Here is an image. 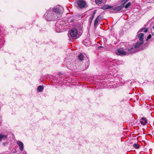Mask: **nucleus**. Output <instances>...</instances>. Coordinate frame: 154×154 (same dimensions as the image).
Returning a JSON list of instances; mask_svg holds the SVG:
<instances>
[{
  "label": "nucleus",
  "instance_id": "nucleus-1",
  "mask_svg": "<svg viewBox=\"0 0 154 154\" xmlns=\"http://www.w3.org/2000/svg\"><path fill=\"white\" fill-rule=\"evenodd\" d=\"M63 12V8L57 6L53 8H50L45 14L44 18L48 21L58 20L60 18Z\"/></svg>",
  "mask_w": 154,
  "mask_h": 154
},
{
  "label": "nucleus",
  "instance_id": "nucleus-2",
  "mask_svg": "<svg viewBox=\"0 0 154 154\" xmlns=\"http://www.w3.org/2000/svg\"><path fill=\"white\" fill-rule=\"evenodd\" d=\"M134 49L133 48H131L130 49H126L125 51H124L122 48H119L116 51L115 53L116 54L121 56L126 55L134 53V52L135 51L133 50Z\"/></svg>",
  "mask_w": 154,
  "mask_h": 154
},
{
  "label": "nucleus",
  "instance_id": "nucleus-3",
  "mask_svg": "<svg viewBox=\"0 0 154 154\" xmlns=\"http://www.w3.org/2000/svg\"><path fill=\"white\" fill-rule=\"evenodd\" d=\"M75 6L81 8H83L86 7V2L83 0H78L75 3Z\"/></svg>",
  "mask_w": 154,
  "mask_h": 154
},
{
  "label": "nucleus",
  "instance_id": "nucleus-4",
  "mask_svg": "<svg viewBox=\"0 0 154 154\" xmlns=\"http://www.w3.org/2000/svg\"><path fill=\"white\" fill-rule=\"evenodd\" d=\"M78 32L77 29L76 28H73L71 29L68 34V35L69 37L72 38H76Z\"/></svg>",
  "mask_w": 154,
  "mask_h": 154
},
{
  "label": "nucleus",
  "instance_id": "nucleus-5",
  "mask_svg": "<svg viewBox=\"0 0 154 154\" xmlns=\"http://www.w3.org/2000/svg\"><path fill=\"white\" fill-rule=\"evenodd\" d=\"M85 58V55L82 54H80L79 55L77 58L78 60H78L79 62H82Z\"/></svg>",
  "mask_w": 154,
  "mask_h": 154
},
{
  "label": "nucleus",
  "instance_id": "nucleus-6",
  "mask_svg": "<svg viewBox=\"0 0 154 154\" xmlns=\"http://www.w3.org/2000/svg\"><path fill=\"white\" fill-rule=\"evenodd\" d=\"M143 43V42H138L136 43L135 45L134 46V48L132 47V48H134V49L133 50H134L135 51L134 52V53L135 51H137L136 50V49H137V48H138L140 47V46L142 45Z\"/></svg>",
  "mask_w": 154,
  "mask_h": 154
},
{
  "label": "nucleus",
  "instance_id": "nucleus-7",
  "mask_svg": "<svg viewBox=\"0 0 154 154\" xmlns=\"http://www.w3.org/2000/svg\"><path fill=\"white\" fill-rule=\"evenodd\" d=\"M17 143L19 146L20 149L21 151L23 150L24 149V145L23 143L22 142L18 140L17 141Z\"/></svg>",
  "mask_w": 154,
  "mask_h": 154
},
{
  "label": "nucleus",
  "instance_id": "nucleus-8",
  "mask_svg": "<svg viewBox=\"0 0 154 154\" xmlns=\"http://www.w3.org/2000/svg\"><path fill=\"white\" fill-rule=\"evenodd\" d=\"M124 7L123 5H122L120 6H117L116 7H114L112 8V9L115 11L116 12H117L118 11H119L122 9Z\"/></svg>",
  "mask_w": 154,
  "mask_h": 154
},
{
  "label": "nucleus",
  "instance_id": "nucleus-9",
  "mask_svg": "<svg viewBox=\"0 0 154 154\" xmlns=\"http://www.w3.org/2000/svg\"><path fill=\"white\" fill-rule=\"evenodd\" d=\"M138 36L140 40V42H143L144 34L142 33H140L138 35Z\"/></svg>",
  "mask_w": 154,
  "mask_h": 154
},
{
  "label": "nucleus",
  "instance_id": "nucleus-10",
  "mask_svg": "<svg viewBox=\"0 0 154 154\" xmlns=\"http://www.w3.org/2000/svg\"><path fill=\"white\" fill-rule=\"evenodd\" d=\"M140 123L143 125H144L147 123V121L144 118H142L140 121Z\"/></svg>",
  "mask_w": 154,
  "mask_h": 154
},
{
  "label": "nucleus",
  "instance_id": "nucleus-11",
  "mask_svg": "<svg viewBox=\"0 0 154 154\" xmlns=\"http://www.w3.org/2000/svg\"><path fill=\"white\" fill-rule=\"evenodd\" d=\"M82 43L84 45L88 46L90 44V42L88 40L85 39L82 42Z\"/></svg>",
  "mask_w": 154,
  "mask_h": 154
},
{
  "label": "nucleus",
  "instance_id": "nucleus-12",
  "mask_svg": "<svg viewBox=\"0 0 154 154\" xmlns=\"http://www.w3.org/2000/svg\"><path fill=\"white\" fill-rule=\"evenodd\" d=\"M112 7L111 6H110L109 5H104L103 7H102L101 8L103 10H106L109 8H111Z\"/></svg>",
  "mask_w": 154,
  "mask_h": 154
},
{
  "label": "nucleus",
  "instance_id": "nucleus-13",
  "mask_svg": "<svg viewBox=\"0 0 154 154\" xmlns=\"http://www.w3.org/2000/svg\"><path fill=\"white\" fill-rule=\"evenodd\" d=\"M44 89V87L42 85H40L38 86L37 90L39 92H42Z\"/></svg>",
  "mask_w": 154,
  "mask_h": 154
},
{
  "label": "nucleus",
  "instance_id": "nucleus-14",
  "mask_svg": "<svg viewBox=\"0 0 154 154\" xmlns=\"http://www.w3.org/2000/svg\"><path fill=\"white\" fill-rule=\"evenodd\" d=\"M7 138V136L2 134H0V141H1L2 140H4L5 139H6Z\"/></svg>",
  "mask_w": 154,
  "mask_h": 154
},
{
  "label": "nucleus",
  "instance_id": "nucleus-15",
  "mask_svg": "<svg viewBox=\"0 0 154 154\" xmlns=\"http://www.w3.org/2000/svg\"><path fill=\"white\" fill-rule=\"evenodd\" d=\"M143 30H145L144 31H143L144 32H146L148 31V29L147 28L145 29V28H143L142 29H140L139 30V32H142L143 31Z\"/></svg>",
  "mask_w": 154,
  "mask_h": 154
},
{
  "label": "nucleus",
  "instance_id": "nucleus-16",
  "mask_svg": "<svg viewBox=\"0 0 154 154\" xmlns=\"http://www.w3.org/2000/svg\"><path fill=\"white\" fill-rule=\"evenodd\" d=\"M95 2L97 4H101L102 2V0H95Z\"/></svg>",
  "mask_w": 154,
  "mask_h": 154
},
{
  "label": "nucleus",
  "instance_id": "nucleus-17",
  "mask_svg": "<svg viewBox=\"0 0 154 154\" xmlns=\"http://www.w3.org/2000/svg\"><path fill=\"white\" fill-rule=\"evenodd\" d=\"M131 5V3L130 2H128L125 6V8H127Z\"/></svg>",
  "mask_w": 154,
  "mask_h": 154
},
{
  "label": "nucleus",
  "instance_id": "nucleus-18",
  "mask_svg": "<svg viewBox=\"0 0 154 154\" xmlns=\"http://www.w3.org/2000/svg\"><path fill=\"white\" fill-rule=\"evenodd\" d=\"M133 146L134 147L137 149H138L139 148L138 145L137 143H134L133 144Z\"/></svg>",
  "mask_w": 154,
  "mask_h": 154
},
{
  "label": "nucleus",
  "instance_id": "nucleus-19",
  "mask_svg": "<svg viewBox=\"0 0 154 154\" xmlns=\"http://www.w3.org/2000/svg\"><path fill=\"white\" fill-rule=\"evenodd\" d=\"M97 19H96L94 23V26H96L97 25L98 23V21L97 20Z\"/></svg>",
  "mask_w": 154,
  "mask_h": 154
},
{
  "label": "nucleus",
  "instance_id": "nucleus-20",
  "mask_svg": "<svg viewBox=\"0 0 154 154\" xmlns=\"http://www.w3.org/2000/svg\"><path fill=\"white\" fill-rule=\"evenodd\" d=\"M96 19H97V21H100L101 20V18L100 17V15L98 16Z\"/></svg>",
  "mask_w": 154,
  "mask_h": 154
},
{
  "label": "nucleus",
  "instance_id": "nucleus-21",
  "mask_svg": "<svg viewBox=\"0 0 154 154\" xmlns=\"http://www.w3.org/2000/svg\"><path fill=\"white\" fill-rule=\"evenodd\" d=\"M151 37V35L150 34L149 35L147 36V38L146 39V41H147L149 39H150Z\"/></svg>",
  "mask_w": 154,
  "mask_h": 154
},
{
  "label": "nucleus",
  "instance_id": "nucleus-22",
  "mask_svg": "<svg viewBox=\"0 0 154 154\" xmlns=\"http://www.w3.org/2000/svg\"><path fill=\"white\" fill-rule=\"evenodd\" d=\"M74 20V19L73 18H72L71 19L69 20V21H70V22H73Z\"/></svg>",
  "mask_w": 154,
  "mask_h": 154
},
{
  "label": "nucleus",
  "instance_id": "nucleus-23",
  "mask_svg": "<svg viewBox=\"0 0 154 154\" xmlns=\"http://www.w3.org/2000/svg\"><path fill=\"white\" fill-rule=\"evenodd\" d=\"M128 0H123L122 1V2L123 4L127 2Z\"/></svg>",
  "mask_w": 154,
  "mask_h": 154
},
{
  "label": "nucleus",
  "instance_id": "nucleus-24",
  "mask_svg": "<svg viewBox=\"0 0 154 154\" xmlns=\"http://www.w3.org/2000/svg\"><path fill=\"white\" fill-rule=\"evenodd\" d=\"M94 16L93 15H92V17H91V19H90V20H91V21H92V20L94 18Z\"/></svg>",
  "mask_w": 154,
  "mask_h": 154
},
{
  "label": "nucleus",
  "instance_id": "nucleus-25",
  "mask_svg": "<svg viewBox=\"0 0 154 154\" xmlns=\"http://www.w3.org/2000/svg\"><path fill=\"white\" fill-rule=\"evenodd\" d=\"M96 11H94L93 12V14H92V15H93L95 16V14H96Z\"/></svg>",
  "mask_w": 154,
  "mask_h": 154
},
{
  "label": "nucleus",
  "instance_id": "nucleus-26",
  "mask_svg": "<svg viewBox=\"0 0 154 154\" xmlns=\"http://www.w3.org/2000/svg\"><path fill=\"white\" fill-rule=\"evenodd\" d=\"M6 143H4L3 144V145H4V146H5V144H6Z\"/></svg>",
  "mask_w": 154,
  "mask_h": 154
},
{
  "label": "nucleus",
  "instance_id": "nucleus-27",
  "mask_svg": "<svg viewBox=\"0 0 154 154\" xmlns=\"http://www.w3.org/2000/svg\"><path fill=\"white\" fill-rule=\"evenodd\" d=\"M60 24H61L62 22V21H60Z\"/></svg>",
  "mask_w": 154,
  "mask_h": 154
},
{
  "label": "nucleus",
  "instance_id": "nucleus-28",
  "mask_svg": "<svg viewBox=\"0 0 154 154\" xmlns=\"http://www.w3.org/2000/svg\"><path fill=\"white\" fill-rule=\"evenodd\" d=\"M153 28L154 29V25L153 26Z\"/></svg>",
  "mask_w": 154,
  "mask_h": 154
},
{
  "label": "nucleus",
  "instance_id": "nucleus-29",
  "mask_svg": "<svg viewBox=\"0 0 154 154\" xmlns=\"http://www.w3.org/2000/svg\"><path fill=\"white\" fill-rule=\"evenodd\" d=\"M144 30H143V31H144Z\"/></svg>",
  "mask_w": 154,
  "mask_h": 154
}]
</instances>
